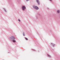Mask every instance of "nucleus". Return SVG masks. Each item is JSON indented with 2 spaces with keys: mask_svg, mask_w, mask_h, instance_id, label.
Masks as SVG:
<instances>
[{
  "mask_svg": "<svg viewBox=\"0 0 60 60\" xmlns=\"http://www.w3.org/2000/svg\"><path fill=\"white\" fill-rule=\"evenodd\" d=\"M37 2L38 4H40V2L38 0H37Z\"/></svg>",
  "mask_w": 60,
  "mask_h": 60,
  "instance_id": "obj_4",
  "label": "nucleus"
},
{
  "mask_svg": "<svg viewBox=\"0 0 60 60\" xmlns=\"http://www.w3.org/2000/svg\"><path fill=\"white\" fill-rule=\"evenodd\" d=\"M26 7H25V6H23L22 7V9L23 11H24L25 10V9H26Z\"/></svg>",
  "mask_w": 60,
  "mask_h": 60,
  "instance_id": "obj_3",
  "label": "nucleus"
},
{
  "mask_svg": "<svg viewBox=\"0 0 60 60\" xmlns=\"http://www.w3.org/2000/svg\"><path fill=\"white\" fill-rule=\"evenodd\" d=\"M50 1H51V0H50Z\"/></svg>",
  "mask_w": 60,
  "mask_h": 60,
  "instance_id": "obj_11",
  "label": "nucleus"
},
{
  "mask_svg": "<svg viewBox=\"0 0 60 60\" xmlns=\"http://www.w3.org/2000/svg\"><path fill=\"white\" fill-rule=\"evenodd\" d=\"M48 56H50V55H48Z\"/></svg>",
  "mask_w": 60,
  "mask_h": 60,
  "instance_id": "obj_8",
  "label": "nucleus"
},
{
  "mask_svg": "<svg viewBox=\"0 0 60 60\" xmlns=\"http://www.w3.org/2000/svg\"><path fill=\"white\" fill-rule=\"evenodd\" d=\"M23 35L24 36H25V35L23 33Z\"/></svg>",
  "mask_w": 60,
  "mask_h": 60,
  "instance_id": "obj_9",
  "label": "nucleus"
},
{
  "mask_svg": "<svg viewBox=\"0 0 60 60\" xmlns=\"http://www.w3.org/2000/svg\"><path fill=\"white\" fill-rule=\"evenodd\" d=\"M26 40H28V38H26Z\"/></svg>",
  "mask_w": 60,
  "mask_h": 60,
  "instance_id": "obj_6",
  "label": "nucleus"
},
{
  "mask_svg": "<svg viewBox=\"0 0 60 60\" xmlns=\"http://www.w3.org/2000/svg\"><path fill=\"white\" fill-rule=\"evenodd\" d=\"M29 0H26V1H29Z\"/></svg>",
  "mask_w": 60,
  "mask_h": 60,
  "instance_id": "obj_10",
  "label": "nucleus"
},
{
  "mask_svg": "<svg viewBox=\"0 0 60 60\" xmlns=\"http://www.w3.org/2000/svg\"><path fill=\"white\" fill-rule=\"evenodd\" d=\"M57 12L58 13H59V12H60V11H58Z\"/></svg>",
  "mask_w": 60,
  "mask_h": 60,
  "instance_id": "obj_5",
  "label": "nucleus"
},
{
  "mask_svg": "<svg viewBox=\"0 0 60 60\" xmlns=\"http://www.w3.org/2000/svg\"><path fill=\"white\" fill-rule=\"evenodd\" d=\"M33 7L34 8H35V9L36 10H38L39 9V8H38L37 6H33Z\"/></svg>",
  "mask_w": 60,
  "mask_h": 60,
  "instance_id": "obj_2",
  "label": "nucleus"
},
{
  "mask_svg": "<svg viewBox=\"0 0 60 60\" xmlns=\"http://www.w3.org/2000/svg\"><path fill=\"white\" fill-rule=\"evenodd\" d=\"M19 22H20V19H19Z\"/></svg>",
  "mask_w": 60,
  "mask_h": 60,
  "instance_id": "obj_7",
  "label": "nucleus"
},
{
  "mask_svg": "<svg viewBox=\"0 0 60 60\" xmlns=\"http://www.w3.org/2000/svg\"><path fill=\"white\" fill-rule=\"evenodd\" d=\"M11 39L13 40V41L14 42H16V41L15 40V37H14L12 36L11 37Z\"/></svg>",
  "mask_w": 60,
  "mask_h": 60,
  "instance_id": "obj_1",
  "label": "nucleus"
}]
</instances>
